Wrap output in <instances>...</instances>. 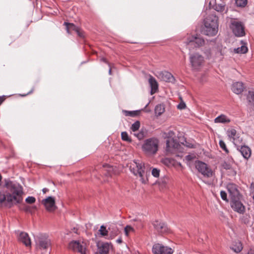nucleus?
Instances as JSON below:
<instances>
[{
    "label": "nucleus",
    "instance_id": "1",
    "mask_svg": "<svg viewBox=\"0 0 254 254\" xmlns=\"http://www.w3.org/2000/svg\"><path fill=\"white\" fill-rule=\"evenodd\" d=\"M4 187L8 190L6 206L11 207L14 204L20 203L22 200L24 193L22 186L18 182L9 179L4 180Z\"/></svg>",
    "mask_w": 254,
    "mask_h": 254
},
{
    "label": "nucleus",
    "instance_id": "2",
    "mask_svg": "<svg viewBox=\"0 0 254 254\" xmlns=\"http://www.w3.org/2000/svg\"><path fill=\"white\" fill-rule=\"evenodd\" d=\"M218 29V17L214 14L208 15L204 20V27L202 32L208 36L215 35Z\"/></svg>",
    "mask_w": 254,
    "mask_h": 254
},
{
    "label": "nucleus",
    "instance_id": "3",
    "mask_svg": "<svg viewBox=\"0 0 254 254\" xmlns=\"http://www.w3.org/2000/svg\"><path fill=\"white\" fill-rule=\"evenodd\" d=\"M159 140L156 137H150L143 141L141 149L143 153L147 156L155 155L159 149Z\"/></svg>",
    "mask_w": 254,
    "mask_h": 254
},
{
    "label": "nucleus",
    "instance_id": "4",
    "mask_svg": "<svg viewBox=\"0 0 254 254\" xmlns=\"http://www.w3.org/2000/svg\"><path fill=\"white\" fill-rule=\"evenodd\" d=\"M145 166L142 162L134 160L130 163L129 170L130 172L135 176L138 175L140 178V181L143 184H146L148 181L147 178H145ZM147 177V174H145Z\"/></svg>",
    "mask_w": 254,
    "mask_h": 254
},
{
    "label": "nucleus",
    "instance_id": "5",
    "mask_svg": "<svg viewBox=\"0 0 254 254\" xmlns=\"http://www.w3.org/2000/svg\"><path fill=\"white\" fill-rule=\"evenodd\" d=\"M229 27L233 34L237 37H242L246 35L244 23L237 18H229Z\"/></svg>",
    "mask_w": 254,
    "mask_h": 254
},
{
    "label": "nucleus",
    "instance_id": "6",
    "mask_svg": "<svg viewBox=\"0 0 254 254\" xmlns=\"http://www.w3.org/2000/svg\"><path fill=\"white\" fill-rule=\"evenodd\" d=\"M166 151L168 153L176 154L184 152V148L177 139L168 137L166 140Z\"/></svg>",
    "mask_w": 254,
    "mask_h": 254
},
{
    "label": "nucleus",
    "instance_id": "7",
    "mask_svg": "<svg viewBox=\"0 0 254 254\" xmlns=\"http://www.w3.org/2000/svg\"><path fill=\"white\" fill-rule=\"evenodd\" d=\"M204 39L198 36L188 35L185 41L187 48L190 50L199 48L204 45Z\"/></svg>",
    "mask_w": 254,
    "mask_h": 254
},
{
    "label": "nucleus",
    "instance_id": "8",
    "mask_svg": "<svg viewBox=\"0 0 254 254\" xmlns=\"http://www.w3.org/2000/svg\"><path fill=\"white\" fill-rule=\"evenodd\" d=\"M189 60L192 69L195 70H199L204 61L203 57L198 53L190 54Z\"/></svg>",
    "mask_w": 254,
    "mask_h": 254
},
{
    "label": "nucleus",
    "instance_id": "9",
    "mask_svg": "<svg viewBox=\"0 0 254 254\" xmlns=\"http://www.w3.org/2000/svg\"><path fill=\"white\" fill-rule=\"evenodd\" d=\"M227 135L229 140L232 141L235 146L239 147L243 144V138L235 129H229L227 131Z\"/></svg>",
    "mask_w": 254,
    "mask_h": 254
},
{
    "label": "nucleus",
    "instance_id": "10",
    "mask_svg": "<svg viewBox=\"0 0 254 254\" xmlns=\"http://www.w3.org/2000/svg\"><path fill=\"white\" fill-rule=\"evenodd\" d=\"M195 168L204 177L210 178L213 176V173L212 170L203 162L199 161L196 162Z\"/></svg>",
    "mask_w": 254,
    "mask_h": 254
},
{
    "label": "nucleus",
    "instance_id": "11",
    "mask_svg": "<svg viewBox=\"0 0 254 254\" xmlns=\"http://www.w3.org/2000/svg\"><path fill=\"white\" fill-rule=\"evenodd\" d=\"M152 252L154 254H172L173 250L170 247L157 243L153 246Z\"/></svg>",
    "mask_w": 254,
    "mask_h": 254
},
{
    "label": "nucleus",
    "instance_id": "12",
    "mask_svg": "<svg viewBox=\"0 0 254 254\" xmlns=\"http://www.w3.org/2000/svg\"><path fill=\"white\" fill-rule=\"evenodd\" d=\"M69 249L74 252H77L81 254H86L85 245L83 242L73 241L69 244Z\"/></svg>",
    "mask_w": 254,
    "mask_h": 254
},
{
    "label": "nucleus",
    "instance_id": "13",
    "mask_svg": "<svg viewBox=\"0 0 254 254\" xmlns=\"http://www.w3.org/2000/svg\"><path fill=\"white\" fill-rule=\"evenodd\" d=\"M51 245L50 239L46 237L42 236L38 238L37 242V248L41 250H47Z\"/></svg>",
    "mask_w": 254,
    "mask_h": 254
},
{
    "label": "nucleus",
    "instance_id": "14",
    "mask_svg": "<svg viewBox=\"0 0 254 254\" xmlns=\"http://www.w3.org/2000/svg\"><path fill=\"white\" fill-rule=\"evenodd\" d=\"M230 205L234 211L239 213H243L245 211V206L240 200V197L230 199Z\"/></svg>",
    "mask_w": 254,
    "mask_h": 254
},
{
    "label": "nucleus",
    "instance_id": "15",
    "mask_svg": "<svg viewBox=\"0 0 254 254\" xmlns=\"http://www.w3.org/2000/svg\"><path fill=\"white\" fill-rule=\"evenodd\" d=\"M227 189L229 193L230 199L240 197L239 191L235 184L232 183L228 184L227 186Z\"/></svg>",
    "mask_w": 254,
    "mask_h": 254
},
{
    "label": "nucleus",
    "instance_id": "16",
    "mask_svg": "<svg viewBox=\"0 0 254 254\" xmlns=\"http://www.w3.org/2000/svg\"><path fill=\"white\" fill-rule=\"evenodd\" d=\"M42 203L45 206L48 211H52L56 209L55 199L52 196H49L48 198L42 200Z\"/></svg>",
    "mask_w": 254,
    "mask_h": 254
},
{
    "label": "nucleus",
    "instance_id": "17",
    "mask_svg": "<svg viewBox=\"0 0 254 254\" xmlns=\"http://www.w3.org/2000/svg\"><path fill=\"white\" fill-rule=\"evenodd\" d=\"M97 247L98 250L95 254H108L111 245L109 243L101 242L97 244Z\"/></svg>",
    "mask_w": 254,
    "mask_h": 254
},
{
    "label": "nucleus",
    "instance_id": "18",
    "mask_svg": "<svg viewBox=\"0 0 254 254\" xmlns=\"http://www.w3.org/2000/svg\"><path fill=\"white\" fill-rule=\"evenodd\" d=\"M154 229L160 233H167L168 231L167 225L163 222L156 220L152 223Z\"/></svg>",
    "mask_w": 254,
    "mask_h": 254
},
{
    "label": "nucleus",
    "instance_id": "19",
    "mask_svg": "<svg viewBox=\"0 0 254 254\" xmlns=\"http://www.w3.org/2000/svg\"><path fill=\"white\" fill-rule=\"evenodd\" d=\"M64 25L66 26V30L68 34H71L72 31H74L79 37H83V33L80 31V29L74 24L64 22Z\"/></svg>",
    "mask_w": 254,
    "mask_h": 254
},
{
    "label": "nucleus",
    "instance_id": "20",
    "mask_svg": "<svg viewBox=\"0 0 254 254\" xmlns=\"http://www.w3.org/2000/svg\"><path fill=\"white\" fill-rule=\"evenodd\" d=\"M159 77L163 81L169 82H174L175 80L172 74L168 71H162L159 73Z\"/></svg>",
    "mask_w": 254,
    "mask_h": 254
},
{
    "label": "nucleus",
    "instance_id": "21",
    "mask_svg": "<svg viewBox=\"0 0 254 254\" xmlns=\"http://www.w3.org/2000/svg\"><path fill=\"white\" fill-rule=\"evenodd\" d=\"M18 240L27 247L31 246V240L26 233L21 232L18 237Z\"/></svg>",
    "mask_w": 254,
    "mask_h": 254
},
{
    "label": "nucleus",
    "instance_id": "22",
    "mask_svg": "<svg viewBox=\"0 0 254 254\" xmlns=\"http://www.w3.org/2000/svg\"><path fill=\"white\" fill-rule=\"evenodd\" d=\"M148 82L151 87L150 94L152 95L157 91L158 84L155 78L152 76H150Z\"/></svg>",
    "mask_w": 254,
    "mask_h": 254
},
{
    "label": "nucleus",
    "instance_id": "23",
    "mask_svg": "<svg viewBox=\"0 0 254 254\" xmlns=\"http://www.w3.org/2000/svg\"><path fill=\"white\" fill-rule=\"evenodd\" d=\"M238 150L241 153L244 158L248 159L251 156V150L248 146L242 145L240 149L238 148Z\"/></svg>",
    "mask_w": 254,
    "mask_h": 254
},
{
    "label": "nucleus",
    "instance_id": "24",
    "mask_svg": "<svg viewBox=\"0 0 254 254\" xmlns=\"http://www.w3.org/2000/svg\"><path fill=\"white\" fill-rule=\"evenodd\" d=\"M243 83L241 82H236L233 84L232 90L234 93L239 94L241 93L244 90Z\"/></svg>",
    "mask_w": 254,
    "mask_h": 254
},
{
    "label": "nucleus",
    "instance_id": "25",
    "mask_svg": "<svg viewBox=\"0 0 254 254\" xmlns=\"http://www.w3.org/2000/svg\"><path fill=\"white\" fill-rule=\"evenodd\" d=\"M241 46L234 49L235 53L238 54H246L248 51V47L247 46V43L246 41L243 40L241 41Z\"/></svg>",
    "mask_w": 254,
    "mask_h": 254
},
{
    "label": "nucleus",
    "instance_id": "26",
    "mask_svg": "<svg viewBox=\"0 0 254 254\" xmlns=\"http://www.w3.org/2000/svg\"><path fill=\"white\" fill-rule=\"evenodd\" d=\"M230 122V118L224 114L220 115L214 119L215 123L228 124Z\"/></svg>",
    "mask_w": 254,
    "mask_h": 254
},
{
    "label": "nucleus",
    "instance_id": "27",
    "mask_svg": "<svg viewBox=\"0 0 254 254\" xmlns=\"http://www.w3.org/2000/svg\"><path fill=\"white\" fill-rule=\"evenodd\" d=\"M231 249L235 253H238L243 249L242 244L240 242H236L233 245Z\"/></svg>",
    "mask_w": 254,
    "mask_h": 254
},
{
    "label": "nucleus",
    "instance_id": "28",
    "mask_svg": "<svg viewBox=\"0 0 254 254\" xmlns=\"http://www.w3.org/2000/svg\"><path fill=\"white\" fill-rule=\"evenodd\" d=\"M249 105L254 107V91H249L247 97Z\"/></svg>",
    "mask_w": 254,
    "mask_h": 254
},
{
    "label": "nucleus",
    "instance_id": "29",
    "mask_svg": "<svg viewBox=\"0 0 254 254\" xmlns=\"http://www.w3.org/2000/svg\"><path fill=\"white\" fill-rule=\"evenodd\" d=\"M108 229L111 233V237H114L119 234V230L117 227L114 225H111L108 228Z\"/></svg>",
    "mask_w": 254,
    "mask_h": 254
},
{
    "label": "nucleus",
    "instance_id": "30",
    "mask_svg": "<svg viewBox=\"0 0 254 254\" xmlns=\"http://www.w3.org/2000/svg\"><path fill=\"white\" fill-rule=\"evenodd\" d=\"M165 111L164 105L159 104L156 106L155 108V113L157 116H160Z\"/></svg>",
    "mask_w": 254,
    "mask_h": 254
},
{
    "label": "nucleus",
    "instance_id": "31",
    "mask_svg": "<svg viewBox=\"0 0 254 254\" xmlns=\"http://www.w3.org/2000/svg\"><path fill=\"white\" fill-rule=\"evenodd\" d=\"M225 4L224 2L216 3L213 6V8L218 12H223L225 10Z\"/></svg>",
    "mask_w": 254,
    "mask_h": 254
},
{
    "label": "nucleus",
    "instance_id": "32",
    "mask_svg": "<svg viewBox=\"0 0 254 254\" xmlns=\"http://www.w3.org/2000/svg\"><path fill=\"white\" fill-rule=\"evenodd\" d=\"M123 112L126 116L130 117H135L137 116L139 113V111H128L126 110H123Z\"/></svg>",
    "mask_w": 254,
    "mask_h": 254
},
{
    "label": "nucleus",
    "instance_id": "33",
    "mask_svg": "<svg viewBox=\"0 0 254 254\" xmlns=\"http://www.w3.org/2000/svg\"><path fill=\"white\" fill-rule=\"evenodd\" d=\"M6 199H7V193L5 194L3 193L0 192V204L4 205L6 206Z\"/></svg>",
    "mask_w": 254,
    "mask_h": 254
},
{
    "label": "nucleus",
    "instance_id": "34",
    "mask_svg": "<svg viewBox=\"0 0 254 254\" xmlns=\"http://www.w3.org/2000/svg\"><path fill=\"white\" fill-rule=\"evenodd\" d=\"M121 137L122 140L127 142H131L132 141L131 138L128 136L127 133L126 131L122 132Z\"/></svg>",
    "mask_w": 254,
    "mask_h": 254
},
{
    "label": "nucleus",
    "instance_id": "35",
    "mask_svg": "<svg viewBox=\"0 0 254 254\" xmlns=\"http://www.w3.org/2000/svg\"><path fill=\"white\" fill-rule=\"evenodd\" d=\"M235 3L238 7H245L247 4V0H235Z\"/></svg>",
    "mask_w": 254,
    "mask_h": 254
},
{
    "label": "nucleus",
    "instance_id": "36",
    "mask_svg": "<svg viewBox=\"0 0 254 254\" xmlns=\"http://www.w3.org/2000/svg\"><path fill=\"white\" fill-rule=\"evenodd\" d=\"M140 127V123L139 121H136L134 122L132 125L130 127V129L133 132H135V131H137Z\"/></svg>",
    "mask_w": 254,
    "mask_h": 254
},
{
    "label": "nucleus",
    "instance_id": "37",
    "mask_svg": "<svg viewBox=\"0 0 254 254\" xmlns=\"http://www.w3.org/2000/svg\"><path fill=\"white\" fill-rule=\"evenodd\" d=\"M100 234L103 236H107L108 231L107 230L106 227L104 225H102L99 229Z\"/></svg>",
    "mask_w": 254,
    "mask_h": 254
},
{
    "label": "nucleus",
    "instance_id": "38",
    "mask_svg": "<svg viewBox=\"0 0 254 254\" xmlns=\"http://www.w3.org/2000/svg\"><path fill=\"white\" fill-rule=\"evenodd\" d=\"M219 144L220 147L222 149H223L226 153L228 154L229 153V150L227 148L226 145L224 141L222 140H219Z\"/></svg>",
    "mask_w": 254,
    "mask_h": 254
},
{
    "label": "nucleus",
    "instance_id": "39",
    "mask_svg": "<svg viewBox=\"0 0 254 254\" xmlns=\"http://www.w3.org/2000/svg\"><path fill=\"white\" fill-rule=\"evenodd\" d=\"M103 167L104 168H107V174L106 173L105 174V175L111 176L112 175V171L113 170V167L110 166L109 165H108L107 164L104 165L103 166Z\"/></svg>",
    "mask_w": 254,
    "mask_h": 254
},
{
    "label": "nucleus",
    "instance_id": "40",
    "mask_svg": "<svg viewBox=\"0 0 254 254\" xmlns=\"http://www.w3.org/2000/svg\"><path fill=\"white\" fill-rule=\"evenodd\" d=\"M134 135L136 136L139 140H141L144 137V133L143 131H140L138 133H134Z\"/></svg>",
    "mask_w": 254,
    "mask_h": 254
},
{
    "label": "nucleus",
    "instance_id": "41",
    "mask_svg": "<svg viewBox=\"0 0 254 254\" xmlns=\"http://www.w3.org/2000/svg\"><path fill=\"white\" fill-rule=\"evenodd\" d=\"M151 174L153 176L157 178L160 175V170L157 168H153L152 170Z\"/></svg>",
    "mask_w": 254,
    "mask_h": 254
},
{
    "label": "nucleus",
    "instance_id": "42",
    "mask_svg": "<svg viewBox=\"0 0 254 254\" xmlns=\"http://www.w3.org/2000/svg\"><path fill=\"white\" fill-rule=\"evenodd\" d=\"M25 201L27 203L32 204V203H34L36 201V199L33 196H28L26 198Z\"/></svg>",
    "mask_w": 254,
    "mask_h": 254
},
{
    "label": "nucleus",
    "instance_id": "43",
    "mask_svg": "<svg viewBox=\"0 0 254 254\" xmlns=\"http://www.w3.org/2000/svg\"><path fill=\"white\" fill-rule=\"evenodd\" d=\"M132 231H133V229L130 226L127 225L125 228V233L126 236H128V233Z\"/></svg>",
    "mask_w": 254,
    "mask_h": 254
},
{
    "label": "nucleus",
    "instance_id": "44",
    "mask_svg": "<svg viewBox=\"0 0 254 254\" xmlns=\"http://www.w3.org/2000/svg\"><path fill=\"white\" fill-rule=\"evenodd\" d=\"M222 167L226 170H230L232 168V165L230 163L224 162L222 164Z\"/></svg>",
    "mask_w": 254,
    "mask_h": 254
},
{
    "label": "nucleus",
    "instance_id": "45",
    "mask_svg": "<svg viewBox=\"0 0 254 254\" xmlns=\"http://www.w3.org/2000/svg\"><path fill=\"white\" fill-rule=\"evenodd\" d=\"M220 195H221V198L223 200L228 201V200L227 199V194L225 191H223V190L221 191Z\"/></svg>",
    "mask_w": 254,
    "mask_h": 254
},
{
    "label": "nucleus",
    "instance_id": "46",
    "mask_svg": "<svg viewBox=\"0 0 254 254\" xmlns=\"http://www.w3.org/2000/svg\"><path fill=\"white\" fill-rule=\"evenodd\" d=\"M185 143H184V142L182 143V144L184 146H185L188 148H194V146L193 144L189 143V142H187L186 140L185 141Z\"/></svg>",
    "mask_w": 254,
    "mask_h": 254
},
{
    "label": "nucleus",
    "instance_id": "47",
    "mask_svg": "<svg viewBox=\"0 0 254 254\" xmlns=\"http://www.w3.org/2000/svg\"><path fill=\"white\" fill-rule=\"evenodd\" d=\"M186 104L184 102H182L178 105L177 108L180 110H182L185 109L186 108Z\"/></svg>",
    "mask_w": 254,
    "mask_h": 254
},
{
    "label": "nucleus",
    "instance_id": "48",
    "mask_svg": "<svg viewBox=\"0 0 254 254\" xmlns=\"http://www.w3.org/2000/svg\"><path fill=\"white\" fill-rule=\"evenodd\" d=\"M23 210L27 212L32 213V207L29 206H24L23 207Z\"/></svg>",
    "mask_w": 254,
    "mask_h": 254
},
{
    "label": "nucleus",
    "instance_id": "49",
    "mask_svg": "<svg viewBox=\"0 0 254 254\" xmlns=\"http://www.w3.org/2000/svg\"><path fill=\"white\" fill-rule=\"evenodd\" d=\"M251 191L254 194V183L251 184L250 187Z\"/></svg>",
    "mask_w": 254,
    "mask_h": 254
},
{
    "label": "nucleus",
    "instance_id": "50",
    "mask_svg": "<svg viewBox=\"0 0 254 254\" xmlns=\"http://www.w3.org/2000/svg\"><path fill=\"white\" fill-rule=\"evenodd\" d=\"M5 96L3 95L2 96H0V105L2 104V103L5 100Z\"/></svg>",
    "mask_w": 254,
    "mask_h": 254
},
{
    "label": "nucleus",
    "instance_id": "51",
    "mask_svg": "<svg viewBox=\"0 0 254 254\" xmlns=\"http://www.w3.org/2000/svg\"><path fill=\"white\" fill-rule=\"evenodd\" d=\"M248 254H254V248H251L248 252Z\"/></svg>",
    "mask_w": 254,
    "mask_h": 254
},
{
    "label": "nucleus",
    "instance_id": "52",
    "mask_svg": "<svg viewBox=\"0 0 254 254\" xmlns=\"http://www.w3.org/2000/svg\"><path fill=\"white\" fill-rule=\"evenodd\" d=\"M206 55L207 56V57L209 58V57L210 56L211 54H210V50H207L205 52Z\"/></svg>",
    "mask_w": 254,
    "mask_h": 254
},
{
    "label": "nucleus",
    "instance_id": "53",
    "mask_svg": "<svg viewBox=\"0 0 254 254\" xmlns=\"http://www.w3.org/2000/svg\"><path fill=\"white\" fill-rule=\"evenodd\" d=\"M48 191H49V189H48L47 188H44L42 190V191L44 193H46Z\"/></svg>",
    "mask_w": 254,
    "mask_h": 254
},
{
    "label": "nucleus",
    "instance_id": "54",
    "mask_svg": "<svg viewBox=\"0 0 254 254\" xmlns=\"http://www.w3.org/2000/svg\"><path fill=\"white\" fill-rule=\"evenodd\" d=\"M101 61L104 62V63H107V61L106 60V59L105 58H102L101 59Z\"/></svg>",
    "mask_w": 254,
    "mask_h": 254
},
{
    "label": "nucleus",
    "instance_id": "55",
    "mask_svg": "<svg viewBox=\"0 0 254 254\" xmlns=\"http://www.w3.org/2000/svg\"><path fill=\"white\" fill-rule=\"evenodd\" d=\"M122 240L121 239H118V240H117V242L118 243H122Z\"/></svg>",
    "mask_w": 254,
    "mask_h": 254
},
{
    "label": "nucleus",
    "instance_id": "56",
    "mask_svg": "<svg viewBox=\"0 0 254 254\" xmlns=\"http://www.w3.org/2000/svg\"><path fill=\"white\" fill-rule=\"evenodd\" d=\"M186 158L188 160H190V155H188L186 156Z\"/></svg>",
    "mask_w": 254,
    "mask_h": 254
},
{
    "label": "nucleus",
    "instance_id": "57",
    "mask_svg": "<svg viewBox=\"0 0 254 254\" xmlns=\"http://www.w3.org/2000/svg\"><path fill=\"white\" fill-rule=\"evenodd\" d=\"M111 72H112V71H111V68H110V69H109V73L110 74H111Z\"/></svg>",
    "mask_w": 254,
    "mask_h": 254
},
{
    "label": "nucleus",
    "instance_id": "58",
    "mask_svg": "<svg viewBox=\"0 0 254 254\" xmlns=\"http://www.w3.org/2000/svg\"><path fill=\"white\" fill-rule=\"evenodd\" d=\"M231 161H232V162H233V160L232 159H231Z\"/></svg>",
    "mask_w": 254,
    "mask_h": 254
},
{
    "label": "nucleus",
    "instance_id": "59",
    "mask_svg": "<svg viewBox=\"0 0 254 254\" xmlns=\"http://www.w3.org/2000/svg\"><path fill=\"white\" fill-rule=\"evenodd\" d=\"M33 208H36V206H34V207H33Z\"/></svg>",
    "mask_w": 254,
    "mask_h": 254
}]
</instances>
